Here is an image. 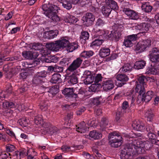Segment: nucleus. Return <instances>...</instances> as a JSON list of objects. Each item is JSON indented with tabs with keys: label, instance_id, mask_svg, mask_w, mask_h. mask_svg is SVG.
<instances>
[{
	"label": "nucleus",
	"instance_id": "obj_25",
	"mask_svg": "<svg viewBox=\"0 0 159 159\" xmlns=\"http://www.w3.org/2000/svg\"><path fill=\"white\" fill-rule=\"evenodd\" d=\"M133 128L138 131H141L144 129V125L139 122L134 121L132 124Z\"/></svg>",
	"mask_w": 159,
	"mask_h": 159
},
{
	"label": "nucleus",
	"instance_id": "obj_9",
	"mask_svg": "<svg viewBox=\"0 0 159 159\" xmlns=\"http://www.w3.org/2000/svg\"><path fill=\"white\" fill-rule=\"evenodd\" d=\"M123 11L130 19L136 20L139 18L138 13L129 8H124Z\"/></svg>",
	"mask_w": 159,
	"mask_h": 159
},
{
	"label": "nucleus",
	"instance_id": "obj_29",
	"mask_svg": "<svg viewBox=\"0 0 159 159\" xmlns=\"http://www.w3.org/2000/svg\"><path fill=\"white\" fill-rule=\"evenodd\" d=\"M61 48H64L67 47L69 42L68 40L64 38H61L59 40H57Z\"/></svg>",
	"mask_w": 159,
	"mask_h": 159
},
{
	"label": "nucleus",
	"instance_id": "obj_34",
	"mask_svg": "<svg viewBox=\"0 0 159 159\" xmlns=\"http://www.w3.org/2000/svg\"><path fill=\"white\" fill-rule=\"evenodd\" d=\"M116 78L118 80L122 82H126L129 80L127 76L124 74H118L116 76Z\"/></svg>",
	"mask_w": 159,
	"mask_h": 159
},
{
	"label": "nucleus",
	"instance_id": "obj_22",
	"mask_svg": "<svg viewBox=\"0 0 159 159\" xmlns=\"http://www.w3.org/2000/svg\"><path fill=\"white\" fill-rule=\"evenodd\" d=\"M106 5L111 9H117L118 6L117 3L113 0H105Z\"/></svg>",
	"mask_w": 159,
	"mask_h": 159
},
{
	"label": "nucleus",
	"instance_id": "obj_44",
	"mask_svg": "<svg viewBox=\"0 0 159 159\" xmlns=\"http://www.w3.org/2000/svg\"><path fill=\"white\" fill-rule=\"evenodd\" d=\"M103 42V40L102 39H96L91 43L90 46H100L102 44Z\"/></svg>",
	"mask_w": 159,
	"mask_h": 159
},
{
	"label": "nucleus",
	"instance_id": "obj_2",
	"mask_svg": "<svg viewBox=\"0 0 159 159\" xmlns=\"http://www.w3.org/2000/svg\"><path fill=\"white\" fill-rule=\"evenodd\" d=\"M42 8L45 11L44 14L53 21L57 22L60 20L58 16L56 15L58 7L50 4H44L42 6Z\"/></svg>",
	"mask_w": 159,
	"mask_h": 159
},
{
	"label": "nucleus",
	"instance_id": "obj_10",
	"mask_svg": "<svg viewBox=\"0 0 159 159\" xmlns=\"http://www.w3.org/2000/svg\"><path fill=\"white\" fill-rule=\"evenodd\" d=\"M62 93L66 97L76 98H78V94L74 93V90L73 88H65L62 90Z\"/></svg>",
	"mask_w": 159,
	"mask_h": 159
},
{
	"label": "nucleus",
	"instance_id": "obj_1",
	"mask_svg": "<svg viewBox=\"0 0 159 159\" xmlns=\"http://www.w3.org/2000/svg\"><path fill=\"white\" fill-rule=\"evenodd\" d=\"M125 136L130 140L121 150L120 157L121 159H133L134 155L141 153V148L145 147V142L138 139H130L137 136L140 137V135L125 134Z\"/></svg>",
	"mask_w": 159,
	"mask_h": 159
},
{
	"label": "nucleus",
	"instance_id": "obj_8",
	"mask_svg": "<svg viewBox=\"0 0 159 159\" xmlns=\"http://www.w3.org/2000/svg\"><path fill=\"white\" fill-rule=\"evenodd\" d=\"M137 34H132L127 36L124 40L123 45L126 47H130L133 45V41L136 40L137 39Z\"/></svg>",
	"mask_w": 159,
	"mask_h": 159
},
{
	"label": "nucleus",
	"instance_id": "obj_42",
	"mask_svg": "<svg viewBox=\"0 0 159 159\" xmlns=\"http://www.w3.org/2000/svg\"><path fill=\"white\" fill-rule=\"evenodd\" d=\"M48 92L49 93L48 95L50 96H54L58 92V90L56 88L52 87L49 89Z\"/></svg>",
	"mask_w": 159,
	"mask_h": 159
},
{
	"label": "nucleus",
	"instance_id": "obj_56",
	"mask_svg": "<svg viewBox=\"0 0 159 159\" xmlns=\"http://www.w3.org/2000/svg\"><path fill=\"white\" fill-rule=\"evenodd\" d=\"M14 156H16V158L18 159H20L24 156V153L22 152L16 151L13 155Z\"/></svg>",
	"mask_w": 159,
	"mask_h": 159
},
{
	"label": "nucleus",
	"instance_id": "obj_45",
	"mask_svg": "<svg viewBox=\"0 0 159 159\" xmlns=\"http://www.w3.org/2000/svg\"><path fill=\"white\" fill-rule=\"evenodd\" d=\"M3 106L4 108H12L15 107V104L12 102L7 101L3 103Z\"/></svg>",
	"mask_w": 159,
	"mask_h": 159
},
{
	"label": "nucleus",
	"instance_id": "obj_59",
	"mask_svg": "<svg viewBox=\"0 0 159 159\" xmlns=\"http://www.w3.org/2000/svg\"><path fill=\"white\" fill-rule=\"evenodd\" d=\"M43 127L48 132H49V129H50L52 126L49 123H45L44 124L43 123Z\"/></svg>",
	"mask_w": 159,
	"mask_h": 159
},
{
	"label": "nucleus",
	"instance_id": "obj_15",
	"mask_svg": "<svg viewBox=\"0 0 159 159\" xmlns=\"http://www.w3.org/2000/svg\"><path fill=\"white\" fill-rule=\"evenodd\" d=\"M124 30L123 26L120 25H118L116 29L114 32V39L116 41H118L121 37L122 32Z\"/></svg>",
	"mask_w": 159,
	"mask_h": 159
},
{
	"label": "nucleus",
	"instance_id": "obj_17",
	"mask_svg": "<svg viewBox=\"0 0 159 159\" xmlns=\"http://www.w3.org/2000/svg\"><path fill=\"white\" fill-rule=\"evenodd\" d=\"M148 25L146 23H142L137 25L133 27V29L139 30L141 31V32L145 33L148 30Z\"/></svg>",
	"mask_w": 159,
	"mask_h": 159
},
{
	"label": "nucleus",
	"instance_id": "obj_32",
	"mask_svg": "<svg viewBox=\"0 0 159 159\" xmlns=\"http://www.w3.org/2000/svg\"><path fill=\"white\" fill-rule=\"evenodd\" d=\"M106 24L105 21L101 18L98 19L96 21L95 26L96 27L102 28L104 27Z\"/></svg>",
	"mask_w": 159,
	"mask_h": 159
},
{
	"label": "nucleus",
	"instance_id": "obj_24",
	"mask_svg": "<svg viewBox=\"0 0 159 159\" xmlns=\"http://www.w3.org/2000/svg\"><path fill=\"white\" fill-rule=\"evenodd\" d=\"M110 50L108 48H102L99 52V55L102 57H105L109 55Z\"/></svg>",
	"mask_w": 159,
	"mask_h": 159
},
{
	"label": "nucleus",
	"instance_id": "obj_54",
	"mask_svg": "<svg viewBox=\"0 0 159 159\" xmlns=\"http://www.w3.org/2000/svg\"><path fill=\"white\" fill-rule=\"evenodd\" d=\"M34 123L37 125H41L43 124V121L42 118L38 116L35 117L34 119Z\"/></svg>",
	"mask_w": 159,
	"mask_h": 159
},
{
	"label": "nucleus",
	"instance_id": "obj_39",
	"mask_svg": "<svg viewBox=\"0 0 159 159\" xmlns=\"http://www.w3.org/2000/svg\"><path fill=\"white\" fill-rule=\"evenodd\" d=\"M93 55V52L92 51H84L81 53L80 56L81 57L88 58L92 56Z\"/></svg>",
	"mask_w": 159,
	"mask_h": 159
},
{
	"label": "nucleus",
	"instance_id": "obj_48",
	"mask_svg": "<svg viewBox=\"0 0 159 159\" xmlns=\"http://www.w3.org/2000/svg\"><path fill=\"white\" fill-rule=\"evenodd\" d=\"M48 132L52 134H57L59 133V130L57 127L52 125L50 129H49V131Z\"/></svg>",
	"mask_w": 159,
	"mask_h": 159
},
{
	"label": "nucleus",
	"instance_id": "obj_40",
	"mask_svg": "<svg viewBox=\"0 0 159 159\" xmlns=\"http://www.w3.org/2000/svg\"><path fill=\"white\" fill-rule=\"evenodd\" d=\"M132 66L129 63L124 64V65L121 67V71L126 72L128 71H130L132 69Z\"/></svg>",
	"mask_w": 159,
	"mask_h": 159
},
{
	"label": "nucleus",
	"instance_id": "obj_7",
	"mask_svg": "<svg viewBox=\"0 0 159 159\" xmlns=\"http://www.w3.org/2000/svg\"><path fill=\"white\" fill-rule=\"evenodd\" d=\"M83 61V59L80 56L76 58L70 65L67 70L70 71H73L79 68Z\"/></svg>",
	"mask_w": 159,
	"mask_h": 159
},
{
	"label": "nucleus",
	"instance_id": "obj_52",
	"mask_svg": "<svg viewBox=\"0 0 159 159\" xmlns=\"http://www.w3.org/2000/svg\"><path fill=\"white\" fill-rule=\"evenodd\" d=\"M89 37V34L88 32L82 31L81 33L80 38L84 40L88 39Z\"/></svg>",
	"mask_w": 159,
	"mask_h": 159
},
{
	"label": "nucleus",
	"instance_id": "obj_58",
	"mask_svg": "<svg viewBox=\"0 0 159 159\" xmlns=\"http://www.w3.org/2000/svg\"><path fill=\"white\" fill-rule=\"evenodd\" d=\"M146 130L148 133L154 132V127L152 125H148L146 126Z\"/></svg>",
	"mask_w": 159,
	"mask_h": 159
},
{
	"label": "nucleus",
	"instance_id": "obj_31",
	"mask_svg": "<svg viewBox=\"0 0 159 159\" xmlns=\"http://www.w3.org/2000/svg\"><path fill=\"white\" fill-rule=\"evenodd\" d=\"M64 16V20L66 22L72 23L75 21V17L68 13L66 14Z\"/></svg>",
	"mask_w": 159,
	"mask_h": 159
},
{
	"label": "nucleus",
	"instance_id": "obj_16",
	"mask_svg": "<svg viewBox=\"0 0 159 159\" xmlns=\"http://www.w3.org/2000/svg\"><path fill=\"white\" fill-rule=\"evenodd\" d=\"M138 80L140 84H141L142 86H143V87H147V85L146 84V82L148 80H149L150 81H152V82H154L155 80L153 77H147L146 78L144 75L139 77Z\"/></svg>",
	"mask_w": 159,
	"mask_h": 159
},
{
	"label": "nucleus",
	"instance_id": "obj_11",
	"mask_svg": "<svg viewBox=\"0 0 159 159\" xmlns=\"http://www.w3.org/2000/svg\"><path fill=\"white\" fill-rule=\"evenodd\" d=\"M114 81L111 79L103 81L102 86L103 90L106 91L111 90L114 88Z\"/></svg>",
	"mask_w": 159,
	"mask_h": 159
},
{
	"label": "nucleus",
	"instance_id": "obj_63",
	"mask_svg": "<svg viewBox=\"0 0 159 159\" xmlns=\"http://www.w3.org/2000/svg\"><path fill=\"white\" fill-rule=\"evenodd\" d=\"M6 132L7 134L12 137H15V135L11 129H7Z\"/></svg>",
	"mask_w": 159,
	"mask_h": 159
},
{
	"label": "nucleus",
	"instance_id": "obj_37",
	"mask_svg": "<svg viewBox=\"0 0 159 159\" xmlns=\"http://www.w3.org/2000/svg\"><path fill=\"white\" fill-rule=\"evenodd\" d=\"M29 75V73L27 70H21L20 74V78L21 79L24 80Z\"/></svg>",
	"mask_w": 159,
	"mask_h": 159
},
{
	"label": "nucleus",
	"instance_id": "obj_53",
	"mask_svg": "<svg viewBox=\"0 0 159 159\" xmlns=\"http://www.w3.org/2000/svg\"><path fill=\"white\" fill-rule=\"evenodd\" d=\"M6 151L8 152H12L14 151L15 149V147L12 145L8 144L6 147Z\"/></svg>",
	"mask_w": 159,
	"mask_h": 159
},
{
	"label": "nucleus",
	"instance_id": "obj_33",
	"mask_svg": "<svg viewBox=\"0 0 159 159\" xmlns=\"http://www.w3.org/2000/svg\"><path fill=\"white\" fill-rule=\"evenodd\" d=\"M78 46L77 43L76 42L69 43L67 46V50H69V52H72L77 49L78 48Z\"/></svg>",
	"mask_w": 159,
	"mask_h": 159
},
{
	"label": "nucleus",
	"instance_id": "obj_14",
	"mask_svg": "<svg viewBox=\"0 0 159 159\" xmlns=\"http://www.w3.org/2000/svg\"><path fill=\"white\" fill-rule=\"evenodd\" d=\"M55 43H47L46 44V48L50 50L57 52L61 48L57 40L55 41Z\"/></svg>",
	"mask_w": 159,
	"mask_h": 159
},
{
	"label": "nucleus",
	"instance_id": "obj_5",
	"mask_svg": "<svg viewBox=\"0 0 159 159\" xmlns=\"http://www.w3.org/2000/svg\"><path fill=\"white\" fill-rule=\"evenodd\" d=\"M95 20V17L91 13H87L82 18L84 24L87 27L93 25Z\"/></svg>",
	"mask_w": 159,
	"mask_h": 159
},
{
	"label": "nucleus",
	"instance_id": "obj_6",
	"mask_svg": "<svg viewBox=\"0 0 159 159\" xmlns=\"http://www.w3.org/2000/svg\"><path fill=\"white\" fill-rule=\"evenodd\" d=\"M151 41L150 39H147L139 42L136 45V49L137 50L144 51L147 48L151 45Z\"/></svg>",
	"mask_w": 159,
	"mask_h": 159
},
{
	"label": "nucleus",
	"instance_id": "obj_64",
	"mask_svg": "<svg viewBox=\"0 0 159 159\" xmlns=\"http://www.w3.org/2000/svg\"><path fill=\"white\" fill-rule=\"evenodd\" d=\"M98 88V86L95 84H93L89 87V89L92 92H95Z\"/></svg>",
	"mask_w": 159,
	"mask_h": 159
},
{
	"label": "nucleus",
	"instance_id": "obj_3",
	"mask_svg": "<svg viewBox=\"0 0 159 159\" xmlns=\"http://www.w3.org/2000/svg\"><path fill=\"white\" fill-rule=\"evenodd\" d=\"M154 95V93L153 91H149L146 94L145 93L142 95H138L137 99V102L139 103L141 102H148L151 100Z\"/></svg>",
	"mask_w": 159,
	"mask_h": 159
},
{
	"label": "nucleus",
	"instance_id": "obj_60",
	"mask_svg": "<svg viewBox=\"0 0 159 159\" xmlns=\"http://www.w3.org/2000/svg\"><path fill=\"white\" fill-rule=\"evenodd\" d=\"M101 98H93V103L95 105H98L101 102Z\"/></svg>",
	"mask_w": 159,
	"mask_h": 159
},
{
	"label": "nucleus",
	"instance_id": "obj_47",
	"mask_svg": "<svg viewBox=\"0 0 159 159\" xmlns=\"http://www.w3.org/2000/svg\"><path fill=\"white\" fill-rule=\"evenodd\" d=\"M40 62L39 61L37 60L33 61L31 63L27 64V66H25L27 68H31L35 67L37 65L40 64Z\"/></svg>",
	"mask_w": 159,
	"mask_h": 159
},
{
	"label": "nucleus",
	"instance_id": "obj_43",
	"mask_svg": "<svg viewBox=\"0 0 159 159\" xmlns=\"http://www.w3.org/2000/svg\"><path fill=\"white\" fill-rule=\"evenodd\" d=\"M94 80V77L93 75L89 76V77H86L84 80V83L85 84L88 85L92 83Z\"/></svg>",
	"mask_w": 159,
	"mask_h": 159
},
{
	"label": "nucleus",
	"instance_id": "obj_35",
	"mask_svg": "<svg viewBox=\"0 0 159 159\" xmlns=\"http://www.w3.org/2000/svg\"><path fill=\"white\" fill-rule=\"evenodd\" d=\"M111 10L107 5L103 6L102 7V14L106 16H108L110 14Z\"/></svg>",
	"mask_w": 159,
	"mask_h": 159
},
{
	"label": "nucleus",
	"instance_id": "obj_28",
	"mask_svg": "<svg viewBox=\"0 0 159 159\" xmlns=\"http://www.w3.org/2000/svg\"><path fill=\"white\" fill-rule=\"evenodd\" d=\"M22 55L27 59H32L36 57H34V55L31 51H24L22 53Z\"/></svg>",
	"mask_w": 159,
	"mask_h": 159
},
{
	"label": "nucleus",
	"instance_id": "obj_36",
	"mask_svg": "<svg viewBox=\"0 0 159 159\" xmlns=\"http://www.w3.org/2000/svg\"><path fill=\"white\" fill-rule=\"evenodd\" d=\"M48 101L47 100L42 101L40 104V109L43 111H46L48 108Z\"/></svg>",
	"mask_w": 159,
	"mask_h": 159
},
{
	"label": "nucleus",
	"instance_id": "obj_46",
	"mask_svg": "<svg viewBox=\"0 0 159 159\" xmlns=\"http://www.w3.org/2000/svg\"><path fill=\"white\" fill-rule=\"evenodd\" d=\"M121 141L122 140H119V141H114L111 142H109V143L111 147L116 148L121 145Z\"/></svg>",
	"mask_w": 159,
	"mask_h": 159
},
{
	"label": "nucleus",
	"instance_id": "obj_55",
	"mask_svg": "<svg viewBox=\"0 0 159 159\" xmlns=\"http://www.w3.org/2000/svg\"><path fill=\"white\" fill-rule=\"evenodd\" d=\"M43 45L39 43L34 44L32 45V48L35 50H38L42 49Z\"/></svg>",
	"mask_w": 159,
	"mask_h": 159
},
{
	"label": "nucleus",
	"instance_id": "obj_41",
	"mask_svg": "<svg viewBox=\"0 0 159 159\" xmlns=\"http://www.w3.org/2000/svg\"><path fill=\"white\" fill-rule=\"evenodd\" d=\"M62 3L63 7L67 10H69L72 7V3L70 1L65 0Z\"/></svg>",
	"mask_w": 159,
	"mask_h": 159
},
{
	"label": "nucleus",
	"instance_id": "obj_49",
	"mask_svg": "<svg viewBox=\"0 0 159 159\" xmlns=\"http://www.w3.org/2000/svg\"><path fill=\"white\" fill-rule=\"evenodd\" d=\"M70 81L72 84H76L78 82L77 77L75 75L70 76Z\"/></svg>",
	"mask_w": 159,
	"mask_h": 159
},
{
	"label": "nucleus",
	"instance_id": "obj_30",
	"mask_svg": "<svg viewBox=\"0 0 159 159\" xmlns=\"http://www.w3.org/2000/svg\"><path fill=\"white\" fill-rule=\"evenodd\" d=\"M146 62L144 61H136L134 64V68L136 69L139 70L142 69L145 66Z\"/></svg>",
	"mask_w": 159,
	"mask_h": 159
},
{
	"label": "nucleus",
	"instance_id": "obj_18",
	"mask_svg": "<svg viewBox=\"0 0 159 159\" xmlns=\"http://www.w3.org/2000/svg\"><path fill=\"white\" fill-rule=\"evenodd\" d=\"M159 72V69L157 66V64L152 66L151 65L150 67H148L146 70V73L156 75Z\"/></svg>",
	"mask_w": 159,
	"mask_h": 159
},
{
	"label": "nucleus",
	"instance_id": "obj_23",
	"mask_svg": "<svg viewBox=\"0 0 159 159\" xmlns=\"http://www.w3.org/2000/svg\"><path fill=\"white\" fill-rule=\"evenodd\" d=\"M89 136L94 139H100L102 137V134L99 132L95 130L90 131L89 134Z\"/></svg>",
	"mask_w": 159,
	"mask_h": 159
},
{
	"label": "nucleus",
	"instance_id": "obj_61",
	"mask_svg": "<svg viewBox=\"0 0 159 159\" xmlns=\"http://www.w3.org/2000/svg\"><path fill=\"white\" fill-rule=\"evenodd\" d=\"M102 77L101 74H98L94 78V81L95 83H97L101 81Z\"/></svg>",
	"mask_w": 159,
	"mask_h": 159
},
{
	"label": "nucleus",
	"instance_id": "obj_20",
	"mask_svg": "<svg viewBox=\"0 0 159 159\" xmlns=\"http://www.w3.org/2000/svg\"><path fill=\"white\" fill-rule=\"evenodd\" d=\"M58 34L57 30L54 31L53 30L45 32L44 34V37L48 39H53Z\"/></svg>",
	"mask_w": 159,
	"mask_h": 159
},
{
	"label": "nucleus",
	"instance_id": "obj_38",
	"mask_svg": "<svg viewBox=\"0 0 159 159\" xmlns=\"http://www.w3.org/2000/svg\"><path fill=\"white\" fill-rule=\"evenodd\" d=\"M145 117L147 118L148 120L151 121L152 120L154 116L151 109H148L145 113Z\"/></svg>",
	"mask_w": 159,
	"mask_h": 159
},
{
	"label": "nucleus",
	"instance_id": "obj_50",
	"mask_svg": "<svg viewBox=\"0 0 159 159\" xmlns=\"http://www.w3.org/2000/svg\"><path fill=\"white\" fill-rule=\"evenodd\" d=\"M108 119L106 118L103 117L101 120V126L103 128H105L108 125Z\"/></svg>",
	"mask_w": 159,
	"mask_h": 159
},
{
	"label": "nucleus",
	"instance_id": "obj_51",
	"mask_svg": "<svg viewBox=\"0 0 159 159\" xmlns=\"http://www.w3.org/2000/svg\"><path fill=\"white\" fill-rule=\"evenodd\" d=\"M131 94L130 96H129L128 98L130 99V101H131V104L130 105L131 106L134 105V102L135 101V98L134 97V95L133 94L134 92V90L132 89L130 91Z\"/></svg>",
	"mask_w": 159,
	"mask_h": 159
},
{
	"label": "nucleus",
	"instance_id": "obj_12",
	"mask_svg": "<svg viewBox=\"0 0 159 159\" xmlns=\"http://www.w3.org/2000/svg\"><path fill=\"white\" fill-rule=\"evenodd\" d=\"M46 76V74L41 72H38L33 80V84L39 85L43 82V78Z\"/></svg>",
	"mask_w": 159,
	"mask_h": 159
},
{
	"label": "nucleus",
	"instance_id": "obj_26",
	"mask_svg": "<svg viewBox=\"0 0 159 159\" xmlns=\"http://www.w3.org/2000/svg\"><path fill=\"white\" fill-rule=\"evenodd\" d=\"M146 87H143L141 84H137L135 88V92L139 93L138 95H142L145 93V88Z\"/></svg>",
	"mask_w": 159,
	"mask_h": 159
},
{
	"label": "nucleus",
	"instance_id": "obj_62",
	"mask_svg": "<svg viewBox=\"0 0 159 159\" xmlns=\"http://www.w3.org/2000/svg\"><path fill=\"white\" fill-rule=\"evenodd\" d=\"M129 107L128 102L126 101H125L122 103V109L125 111Z\"/></svg>",
	"mask_w": 159,
	"mask_h": 159
},
{
	"label": "nucleus",
	"instance_id": "obj_19",
	"mask_svg": "<svg viewBox=\"0 0 159 159\" xmlns=\"http://www.w3.org/2000/svg\"><path fill=\"white\" fill-rule=\"evenodd\" d=\"M76 131L81 133H84L89 130V128L86 125L85 123L83 121L77 126Z\"/></svg>",
	"mask_w": 159,
	"mask_h": 159
},
{
	"label": "nucleus",
	"instance_id": "obj_57",
	"mask_svg": "<svg viewBox=\"0 0 159 159\" xmlns=\"http://www.w3.org/2000/svg\"><path fill=\"white\" fill-rule=\"evenodd\" d=\"M53 70L57 72H61L63 70V67L55 65L53 67Z\"/></svg>",
	"mask_w": 159,
	"mask_h": 159
},
{
	"label": "nucleus",
	"instance_id": "obj_27",
	"mask_svg": "<svg viewBox=\"0 0 159 159\" xmlns=\"http://www.w3.org/2000/svg\"><path fill=\"white\" fill-rule=\"evenodd\" d=\"M152 8V7L149 4L148 2H144L142 3L141 8L143 11L145 12H150Z\"/></svg>",
	"mask_w": 159,
	"mask_h": 159
},
{
	"label": "nucleus",
	"instance_id": "obj_4",
	"mask_svg": "<svg viewBox=\"0 0 159 159\" xmlns=\"http://www.w3.org/2000/svg\"><path fill=\"white\" fill-rule=\"evenodd\" d=\"M149 56L150 60L152 63L157 64L159 63V48H153L149 51Z\"/></svg>",
	"mask_w": 159,
	"mask_h": 159
},
{
	"label": "nucleus",
	"instance_id": "obj_13",
	"mask_svg": "<svg viewBox=\"0 0 159 159\" xmlns=\"http://www.w3.org/2000/svg\"><path fill=\"white\" fill-rule=\"evenodd\" d=\"M108 138L109 140V142L122 140V138L120 135V134L116 132H114L109 134Z\"/></svg>",
	"mask_w": 159,
	"mask_h": 159
},
{
	"label": "nucleus",
	"instance_id": "obj_21",
	"mask_svg": "<svg viewBox=\"0 0 159 159\" xmlns=\"http://www.w3.org/2000/svg\"><path fill=\"white\" fill-rule=\"evenodd\" d=\"M62 81L61 75L59 74H54L52 76L50 80L51 83L52 84H58Z\"/></svg>",
	"mask_w": 159,
	"mask_h": 159
}]
</instances>
